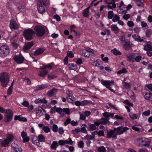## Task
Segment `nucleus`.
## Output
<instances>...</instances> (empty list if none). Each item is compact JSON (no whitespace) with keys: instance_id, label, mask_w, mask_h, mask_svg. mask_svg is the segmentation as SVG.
Segmentation results:
<instances>
[{"instance_id":"22","label":"nucleus","mask_w":152,"mask_h":152,"mask_svg":"<svg viewBox=\"0 0 152 152\" xmlns=\"http://www.w3.org/2000/svg\"><path fill=\"white\" fill-rule=\"evenodd\" d=\"M108 122L109 121L107 119L102 118L98 121L95 122L94 124H107Z\"/></svg>"},{"instance_id":"14","label":"nucleus","mask_w":152,"mask_h":152,"mask_svg":"<svg viewBox=\"0 0 152 152\" xmlns=\"http://www.w3.org/2000/svg\"><path fill=\"white\" fill-rule=\"evenodd\" d=\"M24 58L21 55L15 56L14 57L15 61L18 64H21L24 61Z\"/></svg>"},{"instance_id":"43","label":"nucleus","mask_w":152,"mask_h":152,"mask_svg":"<svg viewBox=\"0 0 152 152\" xmlns=\"http://www.w3.org/2000/svg\"><path fill=\"white\" fill-rule=\"evenodd\" d=\"M111 29L114 31H118L119 29L116 25H113L111 26Z\"/></svg>"},{"instance_id":"6","label":"nucleus","mask_w":152,"mask_h":152,"mask_svg":"<svg viewBox=\"0 0 152 152\" xmlns=\"http://www.w3.org/2000/svg\"><path fill=\"white\" fill-rule=\"evenodd\" d=\"M46 68L50 69L52 68V67L50 64H48L46 66H43L40 67V69H41V71H39V73L38 74V75L42 77H44L45 75H46L48 73L47 70L46 69Z\"/></svg>"},{"instance_id":"3","label":"nucleus","mask_w":152,"mask_h":152,"mask_svg":"<svg viewBox=\"0 0 152 152\" xmlns=\"http://www.w3.org/2000/svg\"><path fill=\"white\" fill-rule=\"evenodd\" d=\"M34 29L36 36L39 37L42 36L45 32V27L44 26H36Z\"/></svg>"},{"instance_id":"35","label":"nucleus","mask_w":152,"mask_h":152,"mask_svg":"<svg viewBox=\"0 0 152 152\" xmlns=\"http://www.w3.org/2000/svg\"><path fill=\"white\" fill-rule=\"evenodd\" d=\"M81 128L79 127H77L75 128V129L73 130L72 131V133L73 134H75L76 133H77L81 132Z\"/></svg>"},{"instance_id":"36","label":"nucleus","mask_w":152,"mask_h":152,"mask_svg":"<svg viewBox=\"0 0 152 152\" xmlns=\"http://www.w3.org/2000/svg\"><path fill=\"white\" fill-rule=\"evenodd\" d=\"M18 9L20 12H23L25 11L24 6L21 4H19L18 7Z\"/></svg>"},{"instance_id":"8","label":"nucleus","mask_w":152,"mask_h":152,"mask_svg":"<svg viewBox=\"0 0 152 152\" xmlns=\"http://www.w3.org/2000/svg\"><path fill=\"white\" fill-rule=\"evenodd\" d=\"M129 129L127 127H124L122 126H119L117 128H115L114 130L117 132L118 134L120 135L123 133L124 132H126L127 130Z\"/></svg>"},{"instance_id":"50","label":"nucleus","mask_w":152,"mask_h":152,"mask_svg":"<svg viewBox=\"0 0 152 152\" xmlns=\"http://www.w3.org/2000/svg\"><path fill=\"white\" fill-rule=\"evenodd\" d=\"M114 16V13L112 11H110L108 12V18L111 19Z\"/></svg>"},{"instance_id":"42","label":"nucleus","mask_w":152,"mask_h":152,"mask_svg":"<svg viewBox=\"0 0 152 152\" xmlns=\"http://www.w3.org/2000/svg\"><path fill=\"white\" fill-rule=\"evenodd\" d=\"M56 112L58 113L59 114H62L64 115V114L63 113V109L60 108H57L56 109Z\"/></svg>"},{"instance_id":"37","label":"nucleus","mask_w":152,"mask_h":152,"mask_svg":"<svg viewBox=\"0 0 152 152\" xmlns=\"http://www.w3.org/2000/svg\"><path fill=\"white\" fill-rule=\"evenodd\" d=\"M144 97L145 99L150 101L152 100V93H151L150 94L146 95V96H144Z\"/></svg>"},{"instance_id":"1","label":"nucleus","mask_w":152,"mask_h":152,"mask_svg":"<svg viewBox=\"0 0 152 152\" xmlns=\"http://www.w3.org/2000/svg\"><path fill=\"white\" fill-rule=\"evenodd\" d=\"M49 4V1L48 0H38L37 5V9L39 12L41 14L45 12V8L42 4H43L45 6H46Z\"/></svg>"},{"instance_id":"5","label":"nucleus","mask_w":152,"mask_h":152,"mask_svg":"<svg viewBox=\"0 0 152 152\" xmlns=\"http://www.w3.org/2000/svg\"><path fill=\"white\" fill-rule=\"evenodd\" d=\"M10 50L8 46L3 45L0 48V56L2 57H5L9 53Z\"/></svg>"},{"instance_id":"56","label":"nucleus","mask_w":152,"mask_h":152,"mask_svg":"<svg viewBox=\"0 0 152 152\" xmlns=\"http://www.w3.org/2000/svg\"><path fill=\"white\" fill-rule=\"evenodd\" d=\"M127 72L126 69L125 68H123L121 69L118 71L117 73L119 74H122L123 73H126Z\"/></svg>"},{"instance_id":"59","label":"nucleus","mask_w":152,"mask_h":152,"mask_svg":"<svg viewBox=\"0 0 152 152\" xmlns=\"http://www.w3.org/2000/svg\"><path fill=\"white\" fill-rule=\"evenodd\" d=\"M125 37L126 36L125 35H123L120 37L119 39L121 42L122 43H123L124 42H126Z\"/></svg>"},{"instance_id":"57","label":"nucleus","mask_w":152,"mask_h":152,"mask_svg":"<svg viewBox=\"0 0 152 152\" xmlns=\"http://www.w3.org/2000/svg\"><path fill=\"white\" fill-rule=\"evenodd\" d=\"M152 47L151 45H145L144 47V49L145 50H147V51L148 50H151Z\"/></svg>"},{"instance_id":"4","label":"nucleus","mask_w":152,"mask_h":152,"mask_svg":"<svg viewBox=\"0 0 152 152\" xmlns=\"http://www.w3.org/2000/svg\"><path fill=\"white\" fill-rule=\"evenodd\" d=\"M34 33V32L33 30L28 29L24 31L23 35L26 39L30 41L33 38Z\"/></svg>"},{"instance_id":"48","label":"nucleus","mask_w":152,"mask_h":152,"mask_svg":"<svg viewBox=\"0 0 152 152\" xmlns=\"http://www.w3.org/2000/svg\"><path fill=\"white\" fill-rule=\"evenodd\" d=\"M69 140H64L65 144H70V145H72L73 144V142L72 141L71 138H69Z\"/></svg>"},{"instance_id":"53","label":"nucleus","mask_w":152,"mask_h":152,"mask_svg":"<svg viewBox=\"0 0 152 152\" xmlns=\"http://www.w3.org/2000/svg\"><path fill=\"white\" fill-rule=\"evenodd\" d=\"M58 126L56 124H53L52 127V130L54 132H57L58 131Z\"/></svg>"},{"instance_id":"13","label":"nucleus","mask_w":152,"mask_h":152,"mask_svg":"<svg viewBox=\"0 0 152 152\" xmlns=\"http://www.w3.org/2000/svg\"><path fill=\"white\" fill-rule=\"evenodd\" d=\"M101 83L102 85L105 86L107 88L109 87L111 84H114V82L113 80L106 81L104 80H102Z\"/></svg>"},{"instance_id":"28","label":"nucleus","mask_w":152,"mask_h":152,"mask_svg":"<svg viewBox=\"0 0 152 152\" xmlns=\"http://www.w3.org/2000/svg\"><path fill=\"white\" fill-rule=\"evenodd\" d=\"M151 142L149 140H146L145 139L143 140V142H142L141 147L148 146L150 143Z\"/></svg>"},{"instance_id":"17","label":"nucleus","mask_w":152,"mask_h":152,"mask_svg":"<svg viewBox=\"0 0 152 152\" xmlns=\"http://www.w3.org/2000/svg\"><path fill=\"white\" fill-rule=\"evenodd\" d=\"M135 55H137V54L132 53L127 54V60L130 62H133L134 61V59Z\"/></svg>"},{"instance_id":"34","label":"nucleus","mask_w":152,"mask_h":152,"mask_svg":"<svg viewBox=\"0 0 152 152\" xmlns=\"http://www.w3.org/2000/svg\"><path fill=\"white\" fill-rule=\"evenodd\" d=\"M111 52L113 53L114 54L116 55H121V53L119 50H117L115 49H114L111 50Z\"/></svg>"},{"instance_id":"64","label":"nucleus","mask_w":152,"mask_h":152,"mask_svg":"<svg viewBox=\"0 0 152 152\" xmlns=\"http://www.w3.org/2000/svg\"><path fill=\"white\" fill-rule=\"evenodd\" d=\"M150 114V111L149 110H148L145 111L142 113V115L146 116H148Z\"/></svg>"},{"instance_id":"54","label":"nucleus","mask_w":152,"mask_h":152,"mask_svg":"<svg viewBox=\"0 0 152 152\" xmlns=\"http://www.w3.org/2000/svg\"><path fill=\"white\" fill-rule=\"evenodd\" d=\"M120 19V17L118 15H115L113 19V21L114 22H116L118 21Z\"/></svg>"},{"instance_id":"21","label":"nucleus","mask_w":152,"mask_h":152,"mask_svg":"<svg viewBox=\"0 0 152 152\" xmlns=\"http://www.w3.org/2000/svg\"><path fill=\"white\" fill-rule=\"evenodd\" d=\"M14 119L15 120H18L20 121L25 122L27 121V119L25 117L21 116L20 115H15Z\"/></svg>"},{"instance_id":"63","label":"nucleus","mask_w":152,"mask_h":152,"mask_svg":"<svg viewBox=\"0 0 152 152\" xmlns=\"http://www.w3.org/2000/svg\"><path fill=\"white\" fill-rule=\"evenodd\" d=\"M127 25L130 27H131L134 26V24L133 22L131 21H128L127 22Z\"/></svg>"},{"instance_id":"51","label":"nucleus","mask_w":152,"mask_h":152,"mask_svg":"<svg viewBox=\"0 0 152 152\" xmlns=\"http://www.w3.org/2000/svg\"><path fill=\"white\" fill-rule=\"evenodd\" d=\"M78 145L80 148H83L84 147V143L82 141H80L78 142Z\"/></svg>"},{"instance_id":"55","label":"nucleus","mask_w":152,"mask_h":152,"mask_svg":"<svg viewBox=\"0 0 152 152\" xmlns=\"http://www.w3.org/2000/svg\"><path fill=\"white\" fill-rule=\"evenodd\" d=\"M65 113V114L69 115L70 114V110L67 108H64L63 109V113Z\"/></svg>"},{"instance_id":"29","label":"nucleus","mask_w":152,"mask_h":152,"mask_svg":"<svg viewBox=\"0 0 152 152\" xmlns=\"http://www.w3.org/2000/svg\"><path fill=\"white\" fill-rule=\"evenodd\" d=\"M132 47V45L130 44L129 42H127L126 41L124 45V47L126 50H129Z\"/></svg>"},{"instance_id":"47","label":"nucleus","mask_w":152,"mask_h":152,"mask_svg":"<svg viewBox=\"0 0 152 152\" xmlns=\"http://www.w3.org/2000/svg\"><path fill=\"white\" fill-rule=\"evenodd\" d=\"M152 34V31L150 29H148L146 31V35L148 37H150L151 35Z\"/></svg>"},{"instance_id":"61","label":"nucleus","mask_w":152,"mask_h":152,"mask_svg":"<svg viewBox=\"0 0 152 152\" xmlns=\"http://www.w3.org/2000/svg\"><path fill=\"white\" fill-rule=\"evenodd\" d=\"M45 88V87L44 85H40L37 87L36 89L34 90V91H38L39 90H40L44 88Z\"/></svg>"},{"instance_id":"2","label":"nucleus","mask_w":152,"mask_h":152,"mask_svg":"<svg viewBox=\"0 0 152 152\" xmlns=\"http://www.w3.org/2000/svg\"><path fill=\"white\" fill-rule=\"evenodd\" d=\"M10 75L6 72L0 74V81L1 82V85L6 87L8 85L9 81Z\"/></svg>"},{"instance_id":"33","label":"nucleus","mask_w":152,"mask_h":152,"mask_svg":"<svg viewBox=\"0 0 152 152\" xmlns=\"http://www.w3.org/2000/svg\"><path fill=\"white\" fill-rule=\"evenodd\" d=\"M37 139L39 141L43 142H44L45 138L43 135L40 134L38 135Z\"/></svg>"},{"instance_id":"60","label":"nucleus","mask_w":152,"mask_h":152,"mask_svg":"<svg viewBox=\"0 0 152 152\" xmlns=\"http://www.w3.org/2000/svg\"><path fill=\"white\" fill-rule=\"evenodd\" d=\"M48 78L49 80H51L55 78L57 76L55 75L52 74H50L48 75Z\"/></svg>"},{"instance_id":"49","label":"nucleus","mask_w":152,"mask_h":152,"mask_svg":"<svg viewBox=\"0 0 152 152\" xmlns=\"http://www.w3.org/2000/svg\"><path fill=\"white\" fill-rule=\"evenodd\" d=\"M70 123L71 124H76V122L74 121H71L70 119L69 118L67 119L64 124H69Z\"/></svg>"},{"instance_id":"45","label":"nucleus","mask_w":152,"mask_h":152,"mask_svg":"<svg viewBox=\"0 0 152 152\" xmlns=\"http://www.w3.org/2000/svg\"><path fill=\"white\" fill-rule=\"evenodd\" d=\"M142 57L140 56H137V55H135V57H134V60L137 62H139L141 59Z\"/></svg>"},{"instance_id":"26","label":"nucleus","mask_w":152,"mask_h":152,"mask_svg":"<svg viewBox=\"0 0 152 152\" xmlns=\"http://www.w3.org/2000/svg\"><path fill=\"white\" fill-rule=\"evenodd\" d=\"M44 50L41 48H40L36 50L34 53V55H38L42 53L44 51Z\"/></svg>"},{"instance_id":"18","label":"nucleus","mask_w":152,"mask_h":152,"mask_svg":"<svg viewBox=\"0 0 152 152\" xmlns=\"http://www.w3.org/2000/svg\"><path fill=\"white\" fill-rule=\"evenodd\" d=\"M10 27L11 28L17 29L18 27L15 20H11L10 23Z\"/></svg>"},{"instance_id":"31","label":"nucleus","mask_w":152,"mask_h":152,"mask_svg":"<svg viewBox=\"0 0 152 152\" xmlns=\"http://www.w3.org/2000/svg\"><path fill=\"white\" fill-rule=\"evenodd\" d=\"M124 87L127 89H129L131 88V86L129 83H128L126 82H123L122 83Z\"/></svg>"},{"instance_id":"32","label":"nucleus","mask_w":152,"mask_h":152,"mask_svg":"<svg viewBox=\"0 0 152 152\" xmlns=\"http://www.w3.org/2000/svg\"><path fill=\"white\" fill-rule=\"evenodd\" d=\"M69 67L70 70L77 69V65L74 64H69Z\"/></svg>"},{"instance_id":"62","label":"nucleus","mask_w":152,"mask_h":152,"mask_svg":"<svg viewBox=\"0 0 152 152\" xmlns=\"http://www.w3.org/2000/svg\"><path fill=\"white\" fill-rule=\"evenodd\" d=\"M23 142L25 143L27 142L29 140V137L28 136H26L23 138Z\"/></svg>"},{"instance_id":"58","label":"nucleus","mask_w":152,"mask_h":152,"mask_svg":"<svg viewBox=\"0 0 152 152\" xmlns=\"http://www.w3.org/2000/svg\"><path fill=\"white\" fill-rule=\"evenodd\" d=\"M144 1L141 0L140 1H137V5L139 7H143L144 6Z\"/></svg>"},{"instance_id":"24","label":"nucleus","mask_w":152,"mask_h":152,"mask_svg":"<svg viewBox=\"0 0 152 152\" xmlns=\"http://www.w3.org/2000/svg\"><path fill=\"white\" fill-rule=\"evenodd\" d=\"M34 102L36 104L39 103L45 104L47 102V101L45 98L42 99H39L35 100Z\"/></svg>"},{"instance_id":"30","label":"nucleus","mask_w":152,"mask_h":152,"mask_svg":"<svg viewBox=\"0 0 152 152\" xmlns=\"http://www.w3.org/2000/svg\"><path fill=\"white\" fill-rule=\"evenodd\" d=\"M100 124H90L88 130L90 131H93L96 129V127L95 125L96 126H99Z\"/></svg>"},{"instance_id":"11","label":"nucleus","mask_w":152,"mask_h":152,"mask_svg":"<svg viewBox=\"0 0 152 152\" xmlns=\"http://www.w3.org/2000/svg\"><path fill=\"white\" fill-rule=\"evenodd\" d=\"M11 147L15 152H21L22 151V148L14 142L12 143Z\"/></svg>"},{"instance_id":"23","label":"nucleus","mask_w":152,"mask_h":152,"mask_svg":"<svg viewBox=\"0 0 152 152\" xmlns=\"http://www.w3.org/2000/svg\"><path fill=\"white\" fill-rule=\"evenodd\" d=\"M90 8V7L89 6L88 8L86 9L83 11V16L85 17H88L89 16V10Z\"/></svg>"},{"instance_id":"20","label":"nucleus","mask_w":152,"mask_h":152,"mask_svg":"<svg viewBox=\"0 0 152 152\" xmlns=\"http://www.w3.org/2000/svg\"><path fill=\"white\" fill-rule=\"evenodd\" d=\"M143 138L142 137H140L136 139L134 141L135 144L137 146H141L142 142H143Z\"/></svg>"},{"instance_id":"44","label":"nucleus","mask_w":152,"mask_h":152,"mask_svg":"<svg viewBox=\"0 0 152 152\" xmlns=\"http://www.w3.org/2000/svg\"><path fill=\"white\" fill-rule=\"evenodd\" d=\"M151 93L150 91L147 89H144L142 92V94L144 96H146V95H148Z\"/></svg>"},{"instance_id":"27","label":"nucleus","mask_w":152,"mask_h":152,"mask_svg":"<svg viewBox=\"0 0 152 152\" xmlns=\"http://www.w3.org/2000/svg\"><path fill=\"white\" fill-rule=\"evenodd\" d=\"M132 37L136 41L138 42H142L143 41V40L141 39L140 38V37L137 35L134 34L132 36Z\"/></svg>"},{"instance_id":"15","label":"nucleus","mask_w":152,"mask_h":152,"mask_svg":"<svg viewBox=\"0 0 152 152\" xmlns=\"http://www.w3.org/2000/svg\"><path fill=\"white\" fill-rule=\"evenodd\" d=\"M115 131L114 130H111L109 131H108L107 133V138H115L116 137L117 134L115 132Z\"/></svg>"},{"instance_id":"52","label":"nucleus","mask_w":152,"mask_h":152,"mask_svg":"<svg viewBox=\"0 0 152 152\" xmlns=\"http://www.w3.org/2000/svg\"><path fill=\"white\" fill-rule=\"evenodd\" d=\"M43 130L46 133H48L50 132V129L48 126H44L42 128Z\"/></svg>"},{"instance_id":"7","label":"nucleus","mask_w":152,"mask_h":152,"mask_svg":"<svg viewBox=\"0 0 152 152\" xmlns=\"http://www.w3.org/2000/svg\"><path fill=\"white\" fill-rule=\"evenodd\" d=\"M4 121L5 122H8L11 120L13 115L12 112L10 110H7L5 112Z\"/></svg>"},{"instance_id":"38","label":"nucleus","mask_w":152,"mask_h":152,"mask_svg":"<svg viewBox=\"0 0 152 152\" xmlns=\"http://www.w3.org/2000/svg\"><path fill=\"white\" fill-rule=\"evenodd\" d=\"M13 138V135L9 134L7 136V138L5 139H7V141H9V142L10 143V142L12 140Z\"/></svg>"},{"instance_id":"39","label":"nucleus","mask_w":152,"mask_h":152,"mask_svg":"<svg viewBox=\"0 0 152 152\" xmlns=\"http://www.w3.org/2000/svg\"><path fill=\"white\" fill-rule=\"evenodd\" d=\"M132 128L133 130L135 131H137L138 132H139L141 131H142L143 130L142 128H140L139 127H137L135 126H132Z\"/></svg>"},{"instance_id":"25","label":"nucleus","mask_w":152,"mask_h":152,"mask_svg":"<svg viewBox=\"0 0 152 152\" xmlns=\"http://www.w3.org/2000/svg\"><path fill=\"white\" fill-rule=\"evenodd\" d=\"M58 146V144L57 142L56 141L53 142L52 144L51 145L50 148L56 150V148Z\"/></svg>"},{"instance_id":"12","label":"nucleus","mask_w":152,"mask_h":152,"mask_svg":"<svg viewBox=\"0 0 152 152\" xmlns=\"http://www.w3.org/2000/svg\"><path fill=\"white\" fill-rule=\"evenodd\" d=\"M34 44V42L33 41L28 42L25 44L23 48V50L26 51V50L30 49Z\"/></svg>"},{"instance_id":"16","label":"nucleus","mask_w":152,"mask_h":152,"mask_svg":"<svg viewBox=\"0 0 152 152\" xmlns=\"http://www.w3.org/2000/svg\"><path fill=\"white\" fill-rule=\"evenodd\" d=\"M9 141H7V139L4 138L3 139H0V144L1 147H6L8 146L9 144Z\"/></svg>"},{"instance_id":"10","label":"nucleus","mask_w":152,"mask_h":152,"mask_svg":"<svg viewBox=\"0 0 152 152\" xmlns=\"http://www.w3.org/2000/svg\"><path fill=\"white\" fill-rule=\"evenodd\" d=\"M67 96L66 97L67 101L70 103H72L75 100V98L73 96L71 91L68 90L66 92Z\"/></svg>"},{"instance_id":"19","label":"nucleus","mask_w":152,"mask_h":152,"mask_svg":"<svg viewBox=\"0 0 152 152\" xmlns=\"http://www.w3.org/2000/svg\"><path fill=\"white\" fill-rule=\"evenodd\" d=\"M58 91V89L53 88L49 90L47 93V95L50 97H52Z\"/></svg>"},{"instance_id":"41","label":"nucleus","mask_w":152,"mask_h":152,"mask_svg":"<svg viewBox=\"0 0 152 152\" xmlns=\"http://www.w3.org/2000/svg\"><path fill=\"white\" fill-rule=\"evenodd\" d=\"M12 45L16 48H17L18 45L15 42V40L13 39V38L11 40Z\"/></svg>"},{"instance_id":"40","label":"nucleus","mask_w":152,"mask_h":152,"mask_svg":"<svg viewBox=\"0 0 152 152\" xmlns=\"http://www.w3.org/2000/svg\"><path fill=\"white\" fill-rule=\"evenodd\" d=\"M84 138L85 140H92L94 138L92 135L87 134L84 137Z\"/></svg>"},{"instance_id":"46","label":"nucleus","mask_w":152,"mask_h":152,"mask_svg":"<svg viewBox=\"0 0 152 152\" xmlns=\"http://www.w3.org/2000/svg\"><path fill=\"white\" fill-rule=\"evenodd\" d=\"M98 151L99 152H105L106 151L105 148L103 146H102L99 147L98 149Z\"/></svg>"},{"instance_id":"9","label":"nucleus","mask_w":152,"mask_h":152,"mask_svg":"<svg viewBox=\"0 0 152 152\" xmlns=\"http://www.w3.org/2000/svg\"><path fill=\"white\" fill-rule=\"evenodd\" d=\"M80 53L82 55L86 57H89L92 54H93L92 51L91 50H88L85 49H82L80 50Z\"/></svg>"}]
</instances>
